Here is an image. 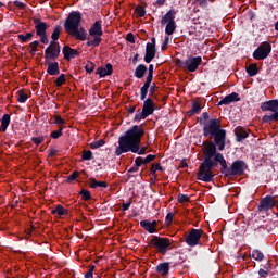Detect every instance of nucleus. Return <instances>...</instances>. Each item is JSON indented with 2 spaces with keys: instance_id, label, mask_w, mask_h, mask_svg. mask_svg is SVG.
<instances>
[{
  "instance_id": "37998d69",
  "label": "nucleus",
  "mask_w": 278,
  "mask_h": 278,
  "mask_svg": "<svg viewBox=\"0 0 278 278\" xmlns=\"http://www.w3.org/2000/svg\"><path fill=\"white\" fill-rule=\"evenodd\" d=\"M149 94V88L148 87H141L140 88V100L144 101L147 99V96Z\"/></svg>"
},
{
  "instance_id": "49530a36",
  "label": "nucleus",
  "mask_w": 278,
  "mask_h": 278,
  "mask_svg": "<svg viewBox=\"0 0 278 278\" xmlns=\"http://www.w3.org/2000/svg\"><path fill=\"white\" fill-rule=\"evenodd\" d=\"M157 91V85L155 83L150 86L149 93L152 99H157V96H155V92Z\"/></svg>"
},
{
  "instance_id": "b1692460",
  "label": "nucleus",
  "mask_w": 278,
  "mask_h": 278,
  "mask_svg": "<svg viewBox=\"0 0 278 278\" xmlns=\"http://www.w3.org/2000/svg\"><path fill=\"white\" fill-rule=\"evenodd\" d=\"M235 136L237 142H242V140H247V138H249V132H247V130L242 127H237L235 129Z\"/></svg>"
},
{
  "instance_id": "680f3d73",
  "label": "nucleus",
  "mask_w": 278,
  "mask_h": 278,
  "mask_svg": "<svg viewBox=\"0 0 278 278\" xmlns=\"http://www.w3.org/2000/svg\"><path fill=\"white\" fill-rule=\"evenodd\" d=\"M127 41L131 42V45L136 43V37L134 36L132 33L127 34Z\"/></svg>"
},
{
  "instance_id": "2eb2a0df",
  "label": "nucleus",
  "mask_w": 278,
  "mask_h": 278,
  "mask_svg": "<svg viewBox=\"0 0 278 278\" xmlns=\"http://www.w3.org/2000/svg\"><path fill=\"white\" fill-rule=\"evenodd\" d=\"M114 73V66L112 63H106L105 66H100L96 71V75H99L100 78L108 77Z\"/></svg>"
},
{
  "instance_id": "603ef678",
  "label": "nucleus",
  "mask_w": 278,
  "mask_h": 278,
  "mask_svg": "<svg viewBox=\"0 0 278 278\" xmlns=\"http://www.w3.org/2000/svg\"><path fill=\"white\" fill-rule=\"evenodd\" d=\"M152 83H153V77L147 76V77H146V81H144V84H143V87L150 89L151 86H152V85H151Z\"/></svg>"
},
{
  "instance_id": "f03ea898",
  "label": "nucleus",
  "mask_w": 278,
  "mask_h": 278,
  "mask_svg": "<svg viewBox=\"0 0 278 278\" xmlns=\"http://www.w3.org/2000/svg\"><path fill=\"white\" fill-rule=\"evenodd\" d=\"M144 136V128L142 126L134 125L128 129L124 136L118 138V147L115 149V155L121 156L123 153H137L138 155H144L147 153V147L140 148L142 137Z\"/></svg>"
},
{
  "instance_id": "5701e85b",
  "label": "nucleus",
  "mask_w": 278,
  "mask_h": 278,
  "mask_svg": "<svg viewBox=\"0 0 278 278\" xmlns=\"http://www.w3.org/2000/svg\"><path fill=\"white\" fill-rule=\"evenodd\" d=\"M156 273H159V275H162V277H166V275L170 273V263L168 262L160 263L156 266Z\"/></svg>"
},
{
  "instance_id": "473e14b6",
  "label": "nucleus",
  "mask_w": 278,
  "mask_h": 278,
  "mask_svg": "<svg viewBox=\"0 0 278 278\" xmlns=\"http://www.w3.org/2000/svg\"><path fill=\"white\" fill-rule=\"evenodd\" d=\"M251 257L256 262H262L264 260V253H262L260 250H253Z\"/></svg>"
},
{
  "instance_id": "a878e982",
  "label": "nucleus",
  "mask_w": 278,
  "mask_h": 278,
  "mask_svg": "<svg viewBox=\"0 0 278 278\" xmlns=\"http://www.w3.org/2000/svg\"><path fill=\"white\" fill-rule=\"evenodd\" d=\"M147 65L144 64H139L136 68H135V77L136 79H142L144 77V75H147Z\"/></svg>"
},
{
  "instance_id": "ea45409f",
  "label": "nucleus",
  "mask_w": 278,
  "mask_h": 278,
  "mask_svg": "<svg viewBox=\"0 0 278 278\" xmlns=\"http://www.w3.org/2000/svg\"><path fill=\"white\" fill-rule=\"evenodd\" d=\"M17 101L18 103H26L27 102V96L25 94V90H18L17 91Z\"/></svg>"
},
{
  "instance_id": "13d9d810",
  "label": "nucleus",
  "mask_w": 278,
  "mask_h": 278,
  "mask_svg": "<svg viewBox=\"0 0 278 278\" xmlns=\"http://www.w3.org/2000/svg\"><path fill=\"white\" fill-rule=\"evenodd\" d=\"M40 38V42H42V45H49V38L47 37V33L43 35H39Z\"/></svg>"
},
{
  "instance_id": "864d4df0",
  "label": "nucleus",
  "mask_w": 278,
  "mask_h": 278,
  "mask_svg": "<svg viewBox=\"0 0 278 278\" xmlns=\"http://www.w3.org/2000/svg\"><path fill=\"white\" fill-rule=\"evenodd\" d=\"M85 71H86V73H93L94 72V64L92 63V62H89V64H87L86 66H85Z\"/></svg>"
},
{
  "instance_id": "a18cd8bd",
  "label": "nucleus",
  "mask_w": 278,
  "mask_h": 278,
  "mask_svg": "<svg viewBox=\"0 0 278 278\" xmlns=\"http://www.w3.org/2000/svg\"><path fill=\"white\" fill-rule=\"evenodd\" d=\"M77 177H79V172L74 170L70 176H67L66 182L71 184V182L75 181L77 179Z\"/></svg>"
},
{
  "instance_id": "cd10ccee",
  "label": "nucleus",
  "mask_w": 278,
  "mask_h": 278,
  "mask_svg": "<svg viewBox=\"0 0 278 278\" xmlns=\"http://www.w3.org/2000/svg\"><path fill=\"white\" fill-rule=\"evenodd\" d=\"M64 129H66V126H59L58 130H54L50 134V138H52V140H58L59 138H62V136H64Z\"/></svg>"
},
{
  "instance_id": "a211bd4d",
  "label": "nucleus",
  "mask_w": 278,
  "mask_h": 278,
  "mask_svg": "<svg viewBox=\"0 0 278 278\" xmlns=\"http://www.w3.org/2000/svg\"><path fill=\"white\" fill-rule=\"evenodd\" d=\"M240 101V94L237 92H232L225 98H223L219 102L218 105H231V103H236Z\"/></svg>"
},
{
  "instance_id": "bb28decb",
  "label": "nucleus",
  "mask_w": 278,
  "mask_h": 278,
  "mask_svg": "<svg viewBox=\"0 0 278 278\" xmlns=\"http://www.w3.org/2000/svg\"><path fill=\"white\" fill-rule=\"evenodd\" d=\"M8 127H10V114H4L1 118L0 131L4 134L8 131Z\"/></svg>"
},
{
  "instance_id": "bf43d9fd",
  "label": "nucleus",
  "mask_w": 278,
  "mask_h": 278,
  "mask_svg": "<svg viewBox=\"0 0 278 278\" xmlns=\"http://www.w3.org/2000/svg\"><path fill=\"white\" fill-rule=\"evenodd\" d=\"M195 3H199L200 8H203L204 10L208 5L207 0H195Z\"/></svg>"
},
{
  "instance_id": "9b49d317",
  "label": "nucleus",
  "mask_w": 278,
  "mask_h": 278,
  "mask_svg": "<svg viewBox=\"0 0 278 278\" xmlns=\"http://www.w3.org/2000/svg\"><path fill=\"white\" fill-rule=\"evenodd\" d=\"M273 207H277V200L274 195H266L261 200L258 205L260 212H268Z\"/></svg>"
},
{
  "instance_id": "f3484780",
  "label": "nucleus",
  "mask_w": 278,
  "mask_h": 278,
  "mask_svg": "<svg viewBox=\"0 0 278 278\" xmlns=\"http://www.w3.org/2000/svg\"><path fill=\"white\" fill-rule=\"evenodd\" d=\"M142 112H144L148 116H151L153 112H155V102L151 98H147L143 100Z\"/></svg>"
},
{
  "instance_id": "79ce46f5",
  "label": "nucleus",
  "mask_w": 278,
  "mask_h": 278,
  "mask_svg": "<svg viewBox=\"0 0 278 278\" xmlns=\"http://www.w3.org/2000/svg\"><path fill=\"white\" fill-rule=\"evenodd\" d=\"M105 146V140L100 139L90 143V149H100V147Z\"/></svg>"
},
{
  "instance_id": "72a5a7b5",
  "label": "nucleus",
  "mask_w": 278,
  "mask_h": 278,
  "mask_svg": "<svg viewBox=\"0 0 278 278\" xmlns=\"http://www.w3.org/2000/svg\"><path fill=\"white\" fill-rule=\"evenodd\" d=\"M157 170H160L161 173H164V167L160 164H152V167L150 169V175H152V177H155V173H157Z\"/></svg>"
},
{
  "instance_id": "20e7f679",
  "label": "nucleus",
  "mask_w": 278,
  "mask_h": 278,
  "mask_svg": "<svg viewBox=\"0 0 278 278\" xmlns=\"http://www.w3.org/2000/svg\"><path fill=\"white\" fill-rule=\"evenodd\" d=\"M150 244L154 247L161 255H166L168 251L173 250V240L166 237L154 236L151 239Z\"/></svg>"
},
{
  "instance_id": "69168bd1",
  "label": "nucleus",
  "mask_w": 278,
  "mask_h": 278,
  "mask_svg": "<svg viewBox=\"0 0 278 278\" xmlns=\"http://www.w3.org/2000/svg\"><path fill=\"white\" fill-rule=\"evenodd\" d=\"M168 41H169V38L165 37L164 41H163V43L161 46L162 51H165V49L168 47Z\"/></svg>"
},
{
  "instance_id": "6e6d98bb",
  "label": "nucleus",
  "mask_w": 278,
  "mask_h": 278,
  "mask_svg": "<svg viewBox=\"0 0 278 278\" xmlns=\"http://www.w3.org/2000/svg\"><path fill=\"white\" fill-rule=\"evenodd\" d=\"M131 207V199L128 200V202L122 204V211L127 212Z\"/></svg>"
},
{
  "instance_id": "2f4dec72",
  "label": "nucleus",
  "mask_w": 278,
  "mask_h": 278,
  "mask_svg": "<svg viewBox=\"0 0 278 278\" xmlns=\"http://www.w3.org/2000/svg\"><path fill=\"white\" fill-rule=\"evenodd\" d=\"M247 73L249 75V77H255V75L257 74V64L256 63H251L248 67H247Z\"/></svg>"
},
{
  "instance_id": "338daca9",
  "label": "nucleus",
  "mask_w": 278,
  "mask_h": 278,
  "mask_svg": "<svg viewBox=\"0 0 278 278\" xmlns=\"http://www.w3.org/2000/svg\"><path fill=\"white\" fill-rule=\"evenodd\" d=\"M153 73H154V66L153 64H150L148 67V77H153Z\"/></svg>"
},
{
  "instance_id": "1a4fd4ad",
  "label": "nucleus",
  "mask_w": 278,
  "mask_h": 278,
  "mask_svg": "<svg viewBox=\"0 0 278 278\" xmlns=\"http://www.w3.org/2000/svg\"><path fill=\"white\" fill-rule=\"evenodd\" d=\"M273 51V46L268 41L262 42L253 52L254 60H266Z\"/></svg>"
},
{
  "instance_id": "8fccbe9b",
  "label": "nucleus",
  "mask_w": 278,
  "mask_h": 278,
  "mask_svg": "<svg viewBox=\"0 0 278 278\" xmlns=\"http://www.w3.org/2000/svg\"><path fill=\"white\" fill-rule=\"evenodd\" d=\"M54 125H66V121L64 118H62V116L60 115H55L54 116Z\"/></svg>"
},
{
  "instance_id": "dca6fc26",
  "label": "nucleus",
  "mask_w": 278,
  "mask_h": 278,
  "mask_svg": "<svg viewBox=\"0 0 278 278\" xmlns=\"http://www.w3.org/2000/svg\"><path fill=\"white\" fill-rule=\"evenodd\" d=\"M140 227L148 231V233H155L157 231V220L150 222L149 219L141 220Z\"/></svg>"
},
{
  "instance_id": "f8f14e48",
  "label": "nucleus",
  "mask_w": 278,
  "mask_h": 278,
  "mask_svg": "<svg viewBox=\"0 0 278 278\" xmlns=\"http://www.w3.org/2000/svg\"><path fill=\"white\" fill-rule=\"evenodd\" d=\"M33 23L35 25L36 36L47 34V29H49V24H47V22H42L40 18L34 17Z\"/></svg>"
},
{
  "instance_id": "f257e3e1",
  "label": "nucleus",
  "mask_w": 278,
  "mask_h": 278,
  "mask_svg": "<svg viewBox=\"0 0 278 278\" xmlns=\"http://www.w3.org/2000/svg\"><path fill=\"white\" fill-rule=\"evenodd\" d=\"M204 138L208 139L203 142L202 147L203 161L197 174L199 181L210 184L214 179L213 170L218 167V164L220 166V173L225 177H242L244 175V170L249 168L247 162L237 160L229 167L225 155L218 152V150L223 151L227 144V130L222 128L220 121L212 119L204 126Z\"/></svg>"
},
{
  "instance_id": "4c0bfd02",
  "label": "nucleus",
  "mask_w": 278,
  "mask_h": 278,
  "mask_svg": "<svg viewBox=\"0 0 278 278\" xmlns=\"http://www.w3.org/2000/svg\"><path fill=\"white\" fill-rule=\"evenodd\" d=\"M149 115L147 113H144L143 111L140 112V110H138L136 112V115H135V119L137 123H139V121H144V118H148Z\"/></svg>"
},
{
  "instance_id": "c03bdc74",
  "label": "nucleus",
  "mask_w": 278,
  "mask_h": 278,
  "mask_svg": "<svg viewBox=\"0 0 278 278\" xmlns=\"http://www.w3.org/2000/svg\"><path fill=\"white\" fill-rule=\"evenodd\" d=\"M31 142H34V144H36V147H40V144H42V142H45V136L41 137H31Z\"/></svg>"
},
{
  "instance_id": "0e129e2a",
  "label": "nucleus",
  "mask_w": 278,
  "mask_h": 278,
  "mask_svg": "<svg viewBox=\"0 0 278 278\" xmlns=\"http://www.w3.org/2000/svg\"><path fill=\"white\" fill-rule=\"evenodd\" d=\"M101 36H96L94 39L92 40L93 47H99L101 45Z\"/></svg>"
},
{
  "instance_id": "39448f33",
  "label": "nucleus",
  "mask_w": 278,
  "mask_h": 278,
  "mask_svg": "<svg viewBox=\"0 0 278 278\" xmlns=\"http://www.w3.org/2000/svg\"><path fill=\"white\" fill-rule=\"evenodd\" d=\"M175 16H177V10L170 9L166 14L161 18V25L165 26V34L167 36H173L177 30V23L175 22Z\"/></svg>"
},
{
  "instance_id": "e2e57ef3",
  "label": "nucleus",
  "mask_w": 278,
  "mask_h": 278,
  "mask_svg": "<svg viewBox=\"0 0 278 278\" xmlns=\"http://www.w3.org/2000/svg\"><path fill=\"white\" fill-rule=\"evenodd\" d=\"M166 225H170L173 223V213H167L165 217Z\"/></svg>"
},
{
  "instance_id": "de8ad7c7",
  "label": "nucleus",
  "mask_w": 278,
  "mask_h": 278,
  "mask_svg": "<svg viewBox=\"0 0 278 278\" xmlns=\"http://www.w3.org/2000/svg\"><path fill=\"white\" fill-rule=\"evenodd\" d=\"M178 203H190V198L184 193H179Z\"/></svg>"
},
{
  "instance_id": "e433bc0d",
  "label": "nucleus",
  "mask_w": 278,
  "mask_h": 278,
  "mask_svg": "<svg viewBox=\"0 0 278 278\" xmlns=\"http://www.w3.org/2000/svg\"><path fill=\"white\" fill-rule=\"evenodd\" d=\"M18 40H21V42H27L28 40H31V38H34V33H26V35H17Z\"/></svg>"
},
{
  "instance_id": "412c9836",
  "label": "nucleus",
  "mask_w": 278,
  "mask_h": 278,
  "mask_svg": "<svg viewBox=\"0 0 278 278\" xmlns=\"http://www.w3.org/2000/svg\"><path fill=\"white\" fill-rule=\"evenodd\" d=\"M51 214L56 218H62V216H68V210L64 208L62 204H58L54 208L51 210Z\"/></svg>"
},
{
  "instance_id": "a19ab883",
  "label": "nucleus",
  "mask_w": 278,
  "mask_h": 278,
  "mask_svg": "<svg viewBox=\"0 0 278 278\" xmlns=\"http://www.w3.org/2000/svg\"><path fill=\"white\" fill-rule=\"evenodd\" d=\"M93 155H92V151L90 150H84L83 151V155H81V160L84 161H90V160H93Z\"/></svg>"
},
{
  "instance_id": "052dcab7",
  "label": "nucleus",
  "mask_w": 278,
  "mask_h": 278,
  "mask_svg": "<svg viewBox=\"0 0 278 278\" xmlns=\"http://www.w3.org/2000/svg\"><path fill=\"white\" fill-rule=\"evenodd\" d=\"M13 4L15 5V8H18L20 10H25V3L18 1V0H15L13 2Z\"/></svg>"
},
{
  "instance_id": "4be33fe9",
  "label": "nucleus",
  "mask_w": 278,
  "mask_h": 278,
  "mask_svg": "<svg viewBox=\"0 0 278 278\" xmlns=\"http://www.w3.org/2000/svg\"><path fill=\"white\" fill-rule=\"evenodd\" d=\"M155 58V47L153 46H146V55L143 58L144 62L147 64H151L153 62V59Z\"/></svg>"
},
{
  "instance_id": "7ed1b4c3",
  "label": "nucleus",
  "mask_w": 278,
  "mask_h": 278,
  "mask_svg": "<svg viewBox=\"0 0 278 278\" xmlns=\"http://www.w3.org/2000/svg\"><path fill=\"white\" fill-rule=\"evenodd\" d=\"M262 112H271L273 114L264 115L262 123H278V100H269L261 103Z\"/></svg>"
},
{
  "instance_id": "9d476101",
  "label": "nucleus",
  "mask_w": 278,
  "mask_h": 278,
  "mask_svg": "<svg viewBox=\"0 0 278 278\" xmlns=\"http://www.w3.org/2000/svg\"><path fill=\"white\" fill-rule=\"evenodd\" d=\"M60 42L50 41L49 47L45 50V60H58V58H60Z\"/></svg>"
},
{
  "instance_id": "6ab92c4d",
  "label": "nucleus",
  "mask_w": 278,
  "mask_h": 278,
  "mask_svg": "<svg viewBox=\"0 0 278 278\" xmlns=\"http://www.w3.org/2000/svg\"><path fill=\"white\" fill-rule=\"evenodd\" d=\"M89 36L92 38L97 36H103V27L101 26V20L96 21L89 29Z\"/></svg>"
},
{
  "instance_id": "393cba45",
  "label": "nucleus",
  "mask_w": 278,
  "mask_h": 278,
  "mask_svg": "<svg viewBox=\"0 0 278 278\" xmlns=\"http://www.w3.org/2000/svg\"><path fill=\"white\" fill-rule=\"evenodd\" d=\"M203 121H208V122L205 123ZM211 121H219V123H220V118H212V119H210V113H207V112L202 113V117L198 118V123L200 125H204L203 126V136L204 137H205V125H210Z\"/></svg>"
},
{
  "instance_id": "5fc2aeb1",
  "label": "nucleus",
  "mask_w": 278,
  "mask_h": 278,
  "mask_svg": "<svg viewBox=\"0 0 278 278\" xmlns=\"http://www.w3.org/2000/svg\"><path fill=\"white\" fill-rule=\"evenodd\" d=\"M155 160V154H148L146 159H143L144 164H151Z\"/></svg>"
},
{
  "instance_id": "423d86ee",
  "label": "nucleus",
  "mask_w": 278,
  "mask_h": 278,
  "mask_svg": "<svg viewBox=\"0 0 278 278\" xmlns=\"http://www.w3.org/2000/svg\"><path fill=\"white\" fill-rule=\"evenodd\" d=\"M203 63V58L201 56H190L185 62L181 60H178L176 62V66L178 68H185L189 73H197L199 70V66Z\"/></svg>"
},
{
  "instance_id": "6e6552de",
  "label": "nucleus",
  "mask_w": 278,
  "mask_h": 278,
  "mask_svg": "<svg viewBox=\"0 0 278 278\" xmlns=\"http://www.w3.org/2000/svg\"><path fill=\"white\" fill-rule=\"evenodd\" d=\"M206 237L207 235H203V229L192 228L185 238V242L186 244H188V247H197V244H199V241L202 238Z\"/></svg>"
},
{
  "instance_id": "c756f323",
  "label": "nucleus",
  "mask_w": 278,
  "mask_h": 278,
  "mask_svg": "<svg viewBox=\"0 0 278 278\" xmlns=\"http://www.w3.org/2000/svg\"><path fill=\"white\" fill-rule=\"evenodd\" d=\"M201 112V103L199 101L192 102L191 110L188 111V116H194V114H199Z\"/></svg>"
},
{
  "instance_id": "774afa93",
  "label": "nucleus",
  "mask_w": 278,
  "mask_h": 278,
  "mask_svg": "<svg viewBox=\"0 0 278 278\" xmlns=\"http://www.w3.org/2000/svg\"><path fill=\"white\" fill-rule=\"evenodd\" d=\"M166 3V0H156L153 5H156L157 8H163V5Z\"/></svg>"
},
{
  "instance_id": "0eeeda50",
  "label": "nucleus",
  "mask_w": 278,
  "mask_h": 278,
  "mask_svg": "<svg viewBox=\"0 0 278 278\" xmlns=\"http://www.w3.org/2000/svg\"><path fill=\"white\" fill-rule=\"evenodd\" d=\"M79 25H81V13L79 11L70 12L64 23L66 34H71L77 29Z\"/></svg>"
},
{
  "instance_id": "c9c22d12",
  "label": "nucleus",
  "mask_w": 278,
  "mask_h": 278,
  "mask_svg": "<svg viewBox=\"0 0 278 278\" xmlns=\"http://www.w3.org/2000/svg\"><path fill=\"white\" fill-rule=\"evenodd\" d=\"M54 84L58 88L64 86V84H66V75L60 74V76L54 80Z\"/></svg>"
},
{
  "instance_id": "4468645a",
  "label": "nucleus",
  "mask_w": 278,
  "mask_h": 278,
  "mask_svg": "<svg viewBox=\"0 0 278 278\" xmlns=\"http://www.w3.org/2000/svg\"><path fill=\"white\" fill-rule=\"evenodd\" d=\"M52 60H45V64H47V73L52 77L55 75H60V63L58 61L51 62Z\"/></svg>"
},
{
  "instance_id": "09e8293b",
  "label": "nucleus",
  "mask_w": 278,
  "mask_h": 278,
  "mask_svg": "<svg viewBox=\"0 0 278 278\" xmlns=\"http://www.w3.org/2000/svg\"><path fill=\"white\" fill-rule=\"evenodd\" d=\"M139 166H137V165H135V166H132L128 172H127V181H129L130 180V178L131 177H134V175L131 174V173H138V170H139Z\"/></svg>"
},
{
  "instance_id": "f704fd0d",
  "label": "nucleus",
  "mask_w": 278,
  "mask_h": 278,
  "mask_svg": "<svg viewBox=\"0 0 278 278\" xmlns=\"http://www.w3.org/2000/svg\"><path fill=\"white\" fill-rule=\"evenodd\" d=\"M40 45V41L35 40L33 42L29 43V53L30 55H36V53L38 52V46Z\"/></svg>"
},
{
  "instance_id": "3c124183",
  "label": "nucleus",
  "mask_w": 278,
  "mask_h": 278,
  "mask_svg": "<svg viewBox=\"0 0 278 278\" xmlns=\"http://www.w3.org/2000/svg\"><path fill=\"white\" fill-rule=\"evenodd\" d=\"M136 12H137L138 16H140V18H142L144 16V14H147L144 7H137Z\"/></svg>"
},
{
  "instance_id": "4d7b16f0",
  "label": "nucleus",
  "mask_w": 278,
  "mask_h": 278,
  "mask_svg": "<svg viewBox=\"0 0 278 278\" xmlns=\"http://www.w3.org/2000/svg\"><path fill=\"white\" fill-rule=\"evenodd\" d=\"M142 164H144V159L141 156H138L135 159V165H137L139 168L140 166H142Z\"/></svg>"
},
{
  "instance_id": "58836bf2",
  "label": "nucleus",
  "mask_w": 278,
  "mask_h": 278,
  "mask_svg": "<svg viewBox=\"0 0 278 278\" xmlns=\"http://www.w3.org/2000/svg\"><path fill=\"white\" fill-rule=\"evenodd\" d=\"M79 194L83 201H90L92 199V194L87 189H81Z\"/></svg>"
},
{
  "instance_id": "7c9ffc66",
  "label": "nucleus",
  "mask_w": 278,
  "mask_h": 278,
  "mask_svg": "<svg viewBox=\"0 0 278 278\" xmlns=\"http://www.w3.org/2000/svg\"><path fill=\"white\" fill-rule=\"evenodd\" d=\"M60 34H62V26L56 25L51 34L52 42L60 40Z\"/></svg>"
},
{
  "instance_id": "aec40b11",
  "label": "nucleus",
  "mask_w": 278,
  "mask_h": 278,
  "mask_svg": "<svg viewBox=\"0 0 278 278\" xmlns=\"http://www.w3.org/2000/svg\"><path fill=\"white\" fill-rule=\"evenodd\" d=\"M70 36H73V38H76V40H86L88 38V33L86 31V28L84 27H78L75 30H72L70 33Z\"/></svg>"
},
{
  "instance_id": "ddd939ff",
  "label": "nucleus",
  "mask_w": 278,
  "mask_h": 278,
  "mask_svg": "<svg viewBox=\"0 0 278 278\" xmlns=\"http://www.w3.org/2000/svg\"><path fill=\"white\" fill-rule=\"evenodd\" d=\"M62 53L64 55V60L71 62L74 58H79V52L77 49L71 48V46H64L62 49Z\"/></svg>"
},
{
  "instance_id": "c85d7f7f",
  "label": "nucleus",
  "mask_w": 278,
  "mask_h": 278,
  "mask_svg": "<svg viewBox=\"0 0 278 278\" xmlns=\"http://www.w3.org/2000/svg\"><path fill=\"white\" fill-rule=\"evenodd\" d=\"M90 188H93V189H97V188H108V182L99 181L96 178H90Z\"/></svg>"
}]
</instances>
